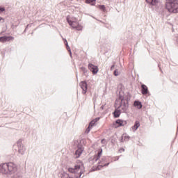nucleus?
<instances>
[{
  "label": "nucleus",
  "instance_id": "nucleus-38",
  "mask_svg": "<svg viewBox=\"0 0 178 178\" xmlns=\"http://www.w3.org/2000/svg\"><path fill=\"white\" fill-rule=\"evenodd\" d=\"M158 67H159V69H160L161 73H163V72L162 71V69H161V65H160L159 64H158Z\"/></svg>",
  "mask_w": 178,
  "mask_h": 178
},
{
  "label": "nucleus",
  "instance_id": "nucleus-20",
  "mask_svg": "<svg viewBox=\"0 0 178 178\" xmlns=\"http://www.w3.org/2000/svg\"><path fill=\"white\" fill-rule=\"evenodd\" d=\"M102 165H98L97 166H93L92 168V172H97V170H101Z\"/></svg>",
  "mask_w": 178,
  "mask_h": 178
},
{
  "label": "nucleus",
  "instance_id": "nucleus-5",
  "mask_svg": "<svg viewBox=\"0 0 178 178\" xmlns=\"http://www.w3.org/2000/svg\"><path fill=\"white\" fill-rule=\"evenodd\" d=\"M67 23L73 28L75 29L76 30H78V31H80L83 30V26L79 24L77 22L72 21L70 19V17L67 16Z\"/></svg>",
  "mask_w": 178,
  "mask_h": 178
},
{
  "label": "nucleus",
  "instance_id": "nucleus-27",
  "mask_svg": "<svg viewBox=\"0 0 178 178\" xmlns=\"http://www.w3.org/2000/svg\"><path fill=\"white\" fill-rule=\"evenodd\" d=\"M124 136V141H129V140H130V136H124V135H122Z\"/></svg>",
  "mask_w": 178,
  "mask_h": 178
},
{
  "label": "nucleus",
  "instance_id": "nucleus-21",
  "mask_svg": "<svg viewBox=\"0 0 178 178\" xmlns=\"http://www.w3.org/2000/svg\"><path fill=\"white\" fill-rule=\"evenodd\" d=\"M12 178H23V175H22V172H17Z\"/></svg>",
  "mask_w": 178,
  "mask_h": 178
},
{
  "label": "nucleus",
  "instance_id": "nucleus-41",
  "mask_svg": "<svg viewBox=\"0 0 178 178\" xmlns=\"http://www.w3.org/2000/svg\"><path fill=\"white\" fill-rule=\"evenodd\" d=\"M101 108H102V109H104V106H101Z\"/></svg>",
  "mask_w": 178,
  "mask_h": 178
},
{
  "label": "nucleus",
  "instance_id": "nucleus-42",
  "mask_svg": "<svg viewBox=\"0 0 178 178\" xmlns=\"http://www.w3.org/2000/svg\"><path fill=\"white\" fill-rule=\"evenodd\" d=\"M116 159H117V161L119 160V157H118Z\"/></svg>",
  "mask_w": 178,
  "mask_h": 178
},
{
  "label": "nucleus",
  "instance_id": "nucleus-28",
  "mask_svg": "<svg viewBox=\"0 0 178 178\" xmlns=\"http://www.w3.org/2000/svg\"><path fill=\"white\" fill-rule=\"evenodd\" d=\"M86 3H92V5H94V2H95V0H86Z\"/></svg>",
  "mask_w": 178,
  "mask_h": 178
},
{
  "label": "nucleus",
  "instance_id": "nucleus-39",
  "mask_svg": "<svg viewBox=\"0 0 178 178\" xmlns=\"http://www.w3.org/2000/svg\"><path fill=\"white\" fill-rule=\"evenodd\" d=\"M1 20H3V22H5V19H3L2 17H0V22Z\"/></svg>",
  "mask_w": 178,
  "mask_h": 178
},
{
  "label": "nucleus",
  "instance_id": "nucleus-1",
  "mask_svg": "<svg viewBox=\"0 0 178 178\" xmlns=\"http://www.w3.org/2000/svg\"><path fill=\"white\" fill-rule=\"evenodd\" d=\"M131 99V95L129 92L124 93L122 89L119 90L118 95V101H120V104L118 106V109L122 111V113H127V111H129V102Z\"/></svg>",
  "mask_w": 178,
  "mask_h": 178
},
{
  "label": "nucleus",
  "instance_id": "nucleus-31",
  "mask_svg": "<svg viewBox=\"0 0 178 178\" xmlns=\"http://www.w3.org/2000/svg\"><path fill=\"white\" fill-rule=\"evenodd\" d=\"M119 152H120V154H122V152H124V148H123V147L120 148Z\"/></svg>",
  "mask_w": 178,
  "mask_h": 178
},
{
  "label": "nucleus",
  "instance_id": "nucleus-8",
  "mask_svg": "<svg viewBox=\"0 0 178 178\" xmlns=\"http://www.w3.org/2000/svg\"><path fill=\"white\" fill-rule=\"evenodd\" d=\"M88 67L90 70V71L92 73L93 76H95L98 72H99V69L98 68V66L95 65L92 63H89L88 65Z\"/></svg>",
  "mask_w": 178,
  "mask_h": 178
},
{
  "label": "nucleus",
  "instance_id": "nucleus-18",
  "mask_svg": "<svg viewBox=\"0 0 178 178\" xmlns=\"http://www.w3.org/2000/svg\"><path fill=\"white\" fill-rule=\"evenodd\" d=\"M110 140H111V144H113V145H115L116 141L118 140V136H116V135L112 136Z\"/></svg>",
  "mask_w": 178,
  "mask_h": 178
},
{
  "label": "nucleus",
  "instance_id": "nucleus-3",
  "mask_svg": "<svg viewBox=\"0 0 178 178\" xmlns=\"http://www.w3.org/2000/svg\"><path fill=\"white\" fill-rule=\"evenodd\" d=\"M165 9L170 13H178V0H167L165 2Z\"/></svg>",
  "mask_w": 178,
  "mask_h": 178
},
{
  "label": "nucleus",
  "instance_id": "nucleus-22",
  "mask_svg": "<svg viewBox=\"0 0 178 178\" xmlns=\"http://www.w3.org/2000/svg\"><path fill=\"white\" fill-rule=\"evenodd\" d=\"M66 49L69 52L70 57L72 58V49H70V46L67 45Z\"/></svg>",
  "mask_w": 178,
  "mask_h": 178
},
{
  "label": "nucleus",
  "instance_id": "nucleus-14",
  "mask_svg": "<svg viewBox=\"0 0 178 178\" xmlns=\"http://www.w3.org/2000/svg\"><path fill=\"white\" fill-rule=\"evenodd\" d=\"M6 41H13V37L12 36H3L0 38L1 42H6Z\"/></svg>",
  "mask_w": 178,
  "mask_h": 178
},
{
  "label": "nucleus",
  "instance_id": "nucleus-33",
  "mask_svg": "<svg viewBox=\"0 0 178 178\" xmlns=\"http://www.w3.org/2000/svg\"><path fill=\"white\" fill-rule=\"evenodd\" d=\"M109 162L108 163H105V164H104V165H102V168H106V166H109Z\"/></svg>",
  "mask_w": 178,
  "mask_h": 178
},
{
  "label": "nucleus",
  "instance_id": "nucleus-36",
  "mask_svg": "<svg viewBox=\"0 0 178 178\" xmlns=\"http://www.w3.org/2000/svg\"><path fill=\"white\" fill-rule=\"evenodd\" d=\"M113 69H115V64H113L111 67V70H113Z\"/></svg>",
  "mask_w": 178,
  "mask_h": 178
},
{
  "label": "nucleus",
  "instance_id": "nucleus-16",
  "mask_svg": "<svg viewBox=\"0 0 178 178\" xmlns=\"http://www.w3.org/2000/svg\"><path fill=\"white\" fill-rule=\"evenodd\" d=\"M134 106L138 109H141L143 108V104L139 100H136L134 103Z\"/></svg>",
  "mask_w": 178,
  "mask_h": 178
},
{
  "label": "nucleus",
  "instance_id": "nucleus-13",
  "mask_svg": "<svg viewBox=\"0 0 178 178\" xmlns=\"http://www.w3.org/2000/svg\"><path fill=\"white\" fill-rule=\"evenodd\" d=\"M101 155H102V148H101L98 152L97 154H95L92 159L93 162H97L101 158Z\"/></svg>",
  "mask_w": 178,
  "mask_h": 178
},
{
  "label": "nucleus",
  "instance_id": "nucleus-30",
  "mask_svg": "<svg viewBox=\"0 0 178 178\" xmlns=\"http://www.w3.org/2000/svg\"><path fill=\"white\" fill-rule=\"evenodd\" d=\"M120 141V143H124V138L123 135L121 136Z\"/></svg>",
  "mask_w": 178,
  "mask_h": 178
},
{
  "label": "nucleus",
  "instance_id": "nucleus-45",
  "mask_svg": "<svg viewBox=\"0 0 178 178\" xmlns=\"http://www.w3.org/2000/svg\"><path fill=\"white\" fill-rule=\"evenodd\" d=\"M177 131H178V127H177Z\"/></svg>",
  "mask_w": 178,
  "mask_h": 178
},
{
  "label": "nucleus",
  "instance_id": "nucleus-24",
  "mask_svg": "<svg viewBox=\"0 0 178 178\" xmlns=\"http://www.w3.org/2000/svg\"><path fill=\"white\" fill-rule=\"evenodd\" d=\"M99 9H100V10H102L103 12H105V10H106L104 5L99 6Z\"/></svg>",
  "mask_w": 178,
  "mask_h": 178
},
{
  "label": "nucleus",
  "instance_id": "nucleus-26",
  "mask_svg": "<svg viewBox=\"0 0 178 178\" xmlns=\"http://www.w3.org/2000/svg\"><path fill=\"white\" fill-rule=\"evenodd\" d=\"M91 129H92L91 127L88 126V128L86 129V130L85 131V133L86 134H88V133H90V131H91Z\"/></svg>",
  "mask_w": 178,
  "mask_h": 178
},
{
  "label": "nucleus",
  "instance_id": "nucleus-2",
  "mask_svg": "<svg viewBox=\"0 0 178 178\" xmlns=\"http://www.w3.org/2000/svg\"><path fill=\"white\" fill-rule=\"evenodd\" d=\"M17 172V167L12 162L0 164V173L3 175H13Z\"/></svg>",
  "mask_w": 178,
  "mask_h": 178
},
{
  "label": "nucleus",
  "instance_id": "nucleus-44",
  "mask_svg": "<svg viewBox=\"0 0 178 178\" xmlns=\"http://www.w3.org/2000/svg\"><path fill=\"white\" fill-rule=\"evenodd\" d=\"M76 77H77V74H76Z\"/></svg>",
  "mask_w": 178,
  "mask_h": 178
},
{
  "label": "nucleus",
  "instance_id": "nucleus-40",
  "mask_svg": "<svg viewBox=\"0 0 178 178\" xmlns=\"http://www.w3.org/2000/svg\"><path fill=\"white\" fill-rule=\"evenodd\" d=\"M65 45H67V41L65 40Z\"/></svg>",
  "mask_w": 178,
  "mask_h": 178
},
{
  "label": "nucleus",
  "instance_id": "nucleus-6",
  "mask_svg": "<svg viewBox=\"0 0 178 178\" xmlns=\"http://www.w3.org/2000/svg\"><path fill=\"white\" fill-rule=\"evenodd\" d=\"M17 147L18 148V153L20 154L21 155H24V152H26V148L23 145L22 139H19L17 142Z\"/></svg>",
  "mask_w": 178,
  "mask_h": 178
},
{
  "label": "nucleus",
  "instance_id": "nucleus-4",
  "mask_svg": "<svg viewBox=\"0 0 178 178\" xmlns=\"http://www.w3.org/2000/svg\"><path fill=\"white\" fill-rule=\"evenodd\" d=\"M82 168H84V163L81 162V164H76L74 168L69 167L67 169L70 173H72L73 175H77L79 172V175L81 176L84 173V170L81 169Z\"/></svg>",
  "mask_w": 178,
  "mask_h": 178
},
{
  "label": "nucleus",
  "instance_id": "nucleus-12",
  "mask_svg": "<svg viewBox=\"0 0 178 178\" xmlns=\"http://www.w3.org/2000/svg\"><path fill=\"white\" fill-rule=\"evenodd\" d=\"M141 94H143V95H147V94H149V90H148V87L146 86V85L144 83L141 85Z\"/></svg>",
  "mask_w": 178,
  "mask_h": 178
},
{
  "label": "nucleus",
  "instance_id": "nucleus-32",
  "mask_svg": "<svg viewBox=\"0 0 178 178\" xmlns=\"http://www.w3.org/2000/svg\"><path fill=\"white\" fill-rule=\"evenodd\" d=\"M99 119H100L99 117H97V118H95L93 120V121L96 123L97 122H98L99 120Z\"/></svg>",
  "mask_w": 178,
  "mask_h": 178
},
{
  "label": "nucleus",
  "instance_id": "nucleus-35",
  "mask_svg": "<svg viewBox=\"0 0 178 178\" xmlns=\"http://www.w3.org/2000/svg\"><path fill=\"white\" fill-rule=\"evenodd\" d=\"M2 12H5V8L0 7V13H2Z\"/></svg>",
  "mask_w": 178,
  "mask_h": 178
},
{
  "label": "nucleus",
  "instance_id": "nucleus-23",
  "mask_svg": "<svg viewBox=\"0 0 178 178\" xmlns=\"http://www.w3.org/2000/svg\"><path fill=\"white\" fill-rule=\"evenodd\" d=\"M80 69L83 72V74L86 75V73H87V68H86V67H81Z\"/></svg>",
  "mask_w": 178,
  "mask_h": 178
},
{
  "label": "nucleus",
  "instance_id": "nucleus-9",
  "mask_svg": "<svg viewBox=\"0 0 178 178\" xmlns=\"http://www.w3.org/2000/svg\"><path fill=\"white\" fill-rule=\"evenodd\" d=\"M79 86L81 88L82 91V94H87V90H88V84H87V81H82L79 83Z\"/></svg>",
  "mask_w": 178,
  "mask_h": 178
},
{
  "label": "nucleus",
  "instance_id": "nucleus-37",
  "mask_svg": "<svg viewBox=\"0 0 178 178\" xmlns=\"http://www.w3.org/2000/svg\"><path fill=\"white\" fill-rule=\"evenodd\" d=\"M75 175H74V177L75 178H81V176H80L79 175H77V174H74Z\"/></svg>",
  "mask_w": 178,
  "mask_h": 178
},
{
  "label": "nucleus",
  "instance_id": "nucleus-25",
  "mask_svg": "<svg viewBox=\"0 0 178 178\" xmlns=\"http://www.w3.org/2000/svg\"><path fill=\"white\" fill-rule=\"evenodd\" d=\"M95 126V121H93V120L89 123V127H94Z\"/></svg>",
  "mask_w": 178,
  "mask_h": 178
},
{
  "label": "nucleus",
  "instance_id": "nucleus-29",
  "mask_svg": "<svg viewBox=\"0 0 178 178\" xmlns=\"http://www.w3.org/2000/svg\"><path fill=\"white\" fill-rule=\"evenodd\" d=\"M114 76H115V77H118V76H119V71L118 70V69H116L114 72H113Z\"/></svg>",
  "mask_w": 178,
  "mask_h": 178
},
{
  "label": "nucleus",
  "instance_id": "nucleus-7",
  "mask_svg": "<svg viewBox=\"0 0 178 178\" xmlns=\"http://www.w3.org/2000/svg\"><path fill=\"white\" fill-rule=\"evenodd\" d=\"M83 151H84V147H83V145L81 144V143H78L77 149H76L74 153L76 158H80Z\"/></svg>",
  "mask_w": 178,
  "mask_h": 178
},
{
  "label": "nucleus",
  "instance_id": "nucleus-17",
  "mask_svg": "<svg viewBox=\"0 0 178 178\" xmlns=\"http://www.w3.org/2000/svg\"><path fill=\"white\" fill-rule=\"evenodd\" d=\"M140 127V121H136L134 125L131 127L133 131H136V130Z\"/></svg>",
  "mask_w": 178,
  "mask_h": 178
},
{
  "label": "nucleus",
  "instance_id": "nucleus-34",
  "mask_svg": "<svg viewBox=\"0 0 178 178\" xmlns=\"http://www.w3.org/2000/svg\"><path fill=\"white\" fill-rule=\"evenodd\" d=\"M102 144H105L106 143V140L105 138L102 139L101 140Z\"/></svg>",
  "mask_w": 178,
  "mask_h": 178
},
{
  "label": "nucleus",
  "instance_id": "nucleus-10",
  "mask_svg": "<svg viewBox=\"0 0 178 178\" xmlns=\"http://www.w3.org/2000/svg\"><path fill=\"white\" fill-rule=\"evenodd\" d=\"M122 112H123L119 107L116 108L115 111L113 112V118L115 119H118V118L120 117V115H122Z\"/></svg>",
  "mask_w": 178,
  "mask_h": 178
},
{
  "label": "nucleus",
  "instance_id": "nucleus-43",
  "mask_svg": "<svg viewBox=\"0 0 178 178\" xmlns=\"http://www.w3.org/2000/svg\"><path fill=\"white\" fill-rule=\"evenodd\" d=\"M116 159H117V161L119 160V157H118Z\"/></svg>",
  "mask_w": 178,
  "mask_h": 178
},
{
  "label": "nucleus",
  "instance_id": "nucleus-11",
  "mask_svg": "<svg viewBox=\"0 0 178 178\" xmlns=\"http://www.w3.org/2000/svg\"><path fill=\"white\" fill-rule=\"evenodd\" d=\"M115 124H118L117 127H122L126 126V124H127V121L123 120L122 119H118L115 121Z\"/></svg>",
  "mask_w": 178,
  "mask_h": 178
},
{
  "label": "nucleus",
  "instance_id": "nucleus-19",
  "mask_svg": "<svg viewBox=\"0 0 178 178\" xmlns=\"http://www.w3.org/2000/svg\"><path fill=\"white\" fill-rule=\"evenodd\" d=\"M109 157L108 156H103L102 157L101 160L98 162V165H100V163H105L106 161H108Z\"/></svg>",
  "mask_w": 178,
  "mask_h": 178
},
{
  "label": "nucleus",
  "instance_id": "nucleus-15",
  "mask_svg": "<svg viewBox=\"0 0 178 178\" xmlns=\"http://www.w3.org/2000/svg\"><path fill=\"white\" fill-rule=\"evenodd\" d=\"M146 2L149 3V5L156 6V5L159 3V0H146Z\"/></svg>",
  "mask_w": 178,
  "mask_h": 178
}]
</instances>
